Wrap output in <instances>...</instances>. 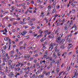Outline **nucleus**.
Instances as JSON below:
<instances>
[{"instance_id":"nucleus-1","label":"nucleus","mask_w":78,"mask_h":78,"mask_svg":"<svg viewBox=\"0 0 78 78\" xmlns=\"http://www.w3.org/2000/svg\"><path fill=\"white\" fill-rule=\"evenodd\" d=\"M21 65L20 67H22L23 66H25V64L23 62H22L18 63L16 65V67H18V66H20Z\"/></svg>"},{"instance_id":"nucleus-2","label":"nucleus","mask_w":78,"mask_h":78,"mask_svg":"<svg viewBox=\"0 0 78 78\" xmlns=\"http://www.w3.org/2000/svg\"><path fill=\"white\" fill-rule=\"evenodd\" d=\"M30 57V55H24V58L25 59H27V60H28Z\"/></svg>"},{"instance_id":"nucleus-3","label":"nucleus","mask_w":78,"mask_h":78,"mask_svg":"<svg viewBox=\"0 0 78 78\" xmlns=\"http://www.w3.org/2000/svg\"><path fill=\"white\" fill-rule=\"evenodd\" d=\"M3 59H4V60L2 61L3 62H8V60L7 58H3Z\"/></svg>"},{"instance_id":"nucleus-4","label":"nucleus","mask_w":78,"mask_h":78,"mask_svg":"<svg viewBox=\"0 0 78 78\" xmlns=\"http://www.w3.org/2000/svg\"><path fill=\"white\" fill-rule=\"evenodd\" d=\"M2 58H3V57H5V51H3L2 52Z\"/></svg>"},{"instance_id":"nucleus-5","label":"nucleus","mask_w":78,"mask_h":78,"mask_svg":"<svg viewBox=\"0 0 78 78\" xmlns=\"http://www.w3.org/2000/svg\"><path fill=\"white\" fill-rule=\"evenodd\" d=\"M14 69V67L12 66V65H10L9 67V69L12 70V69Z\"/></svg>"},{"instance_id":"nucleus-6","label":"nucleus","mask_w":78,"mask_h":78,"mask_svg":"<svg viewBox=\"0 0 78 78\" xmlns=\"http://www.w3.org/2000/svg\"><path fill=\"white\" fill-rule=\"evenodd\" d=\"M11 62H12V61H11V59L9 60L8 63V65H9V66L11 65Z\"/></svg>"},{"instance_id":"nucleus-7","label":"nucleus","mask_w":78,"mask_h":78,"mask_svg":"<svg viewBox=\"0 0 78 78\" xmlns=\"http://www.w3.org/2000/svg\"><path fill=\"white\" fill-rule=\"evenodd\" d=\"M10 74H11V78H12V77H14V75L13 74V73L12 72H11Z\"/></svg>"},{"instance_id":"nucleus-8","label":"nucleus","mask_w":78,"mask_h":78,"mask_svg":"<svg viewBox=\"0 0 78 78\" xmlns=\"http://www.w3.org/2000/svg\"><path fill=\"white\" fill-rule=\"evenodd\" d=\"M57 40H57V42H58V43H60V44H61V41H59V42L58 41H59V40H60V37L58 38Z\"/></svg>"},{"instance_id":"nucleus-9","label":"nucleus","mask_w":78,"mask_h":78,"mask_svg":"<svg viewBox=\"0 0 78 78\" xmlns=\"http://www.w3.org/2000/svg\"><path fill=\"white\" fill-rule=\"evenodd\" d=\"M59 71V68H57V69L56 70L57 73H58Z\"/></svg>"},{"instance_id":"nucleus-10","label":"nucleus","mask_w":78,"mask_h":78,"mask_svg":"<svg viewBox=\"0 0 78 78\" xmlns=\"http://www.w3.org/2000/svg\"><path fill=\"white\" fill-rule=\"evenodd\" d=\"M34 58H33L32 57H30V61H33V59H34Z\"/></svg>"},{"instance_id":"nucleus-11","label":"nucleus","mask_w":78,"mask_h":78,"mask_svg":"<svg viewBox=\"0 0 78 78\" xmlns=\"http://www.w3.org/2000/svg\"><path fill=\"white\" fill-rule=\"evenodd\" d=\"M50 72H48L47 73H46L45 74V75L46 76H47V75H50Z\"/></svg>"},{"instance_id":"nucleus-12","label":"nucleus","mask_w":78,"mask_h":78,"mask_svg":"<svg viewBox=\"0 0 78 78\" xmlns=\"http://www.w3.org/2000/svg\"><path fill=\"white\" fill-rule=\"evenodd\" d=\"M53 56L55 58H57V56L55 54H53Z\"/></svg>"},{"instance_id":"nucleus-13","label":"nucleus","mask_w":78,"mask_h":78,"mask_svg":"<svg viewBox=\"0 0 78 78\" xmlns=\"http://www.w3.org/2000/svg\"><path fill=\"white\" fill-rule=\"evenodd\" d=\"M52 46H54V45H56V43H54L53 42H51V44Z\"/></svg>"},{"instance_id":"nucleus-14","label":"nucleus","mask_w":78,"mask_h":78,"mask_svg":"<svg viewBox=\"0 0 78 78\" xmlns=\"http://www.w3.org/2000/svg\"><path fill=\"white\" fill-rule=\"evenodd\" d=\"M53 45H52L51 44H50V47L49 48V49L50 48H51V49H53Z\"/></svg>"},{"instance_id":"nucleus-15","label":"nucleus","mask_w":78,"mask_h":78,"mask_svg":"<svg viewBox=\"0 0 78 78\" xmlns=\"http://www.w3.org/2000/svg\"><path fill=\"white\" fill-rule=\"evenodd\" d=\"M9 37H7V38H4V40L5 41H8V39H9Z\"/></svg>"},{"instance_id":"nucleus-16","label":"nucleus","mask_w":78,"mask_h":78,"mask_svg":"<svg viewBox=\"0 0 78 78\" xmlns=\"http://www.w3.org/2000/svg\"><path fill=\"white\" fill-rule=\"evenodd\" d=\"M9 56H10L11 58H12V57H13V56H14V55H13V54H10L9 55Z\"/></svg>"},{"instance_id":"nucleus-17","label":"nucleus","mask_w":78,"mask_h":78,"mask_svg":"<svg viewBox=\"0 0 78 78\" xmlns=\"http://www.w3.org/2000/svg\"><path fill=\"white\" fill-rule=\"evenodd\" d=\"M26 48V47H21L20 48V49H23V48H24V49Z\"/></svg>"},{"instance_id":"nucleus-18","label":"nucleus","mask_w":78,"mask_h":78,"mask_svg":"<svg viewBox=\"0 0 78 78\" xmlns=\"http://www.w3.org/2000/svg\"><path fill=\"white\" fill-rule=\"evenodd\" d=\"M4 31H5V33H6L8 32V31H7V29H6V28H5L4 29Z\"/></svg>"},{"instance_id":"nucleus-19","label":"nucleus","mask_w":78,"mask_h":78,"mask_svg":"<svg viewBox=\"0 0 78 78\" xmlns=\"http://www.w3.org/2000/svg\"><path fill=\"white\" fill-rule=\"evenodd\" d=\"M51 8V5H50L48 7V9H50Z\"/></svg>"},{"instance_id":"nucleus-20","label":"nucleus","mask_w":78,"mask_h":78,"mask_svg":"<svg viewBox=\"0 0 78 78\" xmlns=\"http://www.w3.org/2000/svg\"><path fill=\"white\" fill-rule=\"evenodd\" d=\"M70 66H69H69L67 67V69H68L67 70V71H69V70H70Z\"/></svg>"},{"instance_id":"nucleus-21","label":"nucleus","mask_w":78,"mask_h":78,"mask_svg":"<svg viewBox=\"0 0 78 78\" xmlns=\"http://www.w3.org/2000/svg\"><path fill=\"white\" fill-rule=\"evenodd\" d=\"M61 48H62V49H63V48H64L65 47H64V45H62V46L61 47Z\"/></svg>"},{"instance_id":"nucleus-22","label":"nucleus","mask_w":78,"mask_h":78,"mask_svg":"<svg viewBox=\"0 0 78 78\" xmlns=\"http://www.w3.org/2000/svg\"><path fill=\"white\" fill-rule=\"evenodd\" d=\"M58 15H57V14H55L54 15V16H55V17H58Z\"/></svg>"},{"instance_id":"nucleus-23","label":"nucleus","mask_w":78,"mask_h":78,"mask_svg":"<svg viewBox=\"0 0 78 78\" xmlns=\"http://www.w3.org/2000/svg\"><path fill=\"white\" fill-rule=\"evenodd\" d=\"M12 10H14V5H12Z\"/></svg>"},{"instance_id":"nucleus-24","label":"nucleus","mask_w":78,"mask_h":78,"mask_svg":"<svg viewBox=\"0 0 78 78\" xmlns=\"http://www.w3.org/2000/svg\"><path fill=\"white\" fill-rule=\"evenodd\" d=\"M55 59H53V60H52V62L53 64L55 63Z\"/></svg>"},{"instance_id":"nucleus-25","label":"nucleus","mask_w":78,"mask_h":78,"mask_svg":"<svg viewBox=\"0 0 78 78\" xmlns=\"http://www.w3.org/2000/svg\"><path fill=\"white\" fill-rule=\"evenodd\" d=\"M23 32L24 34H27V31L26 30H24Z\"/></svg>"},{"instance_id":"nucleus-26","label":"nucleus","mask_w":78,"mask_h":78,"mask_svg":"<svg viewBox=\"0 0 78 78\" xmlns=\"http://www.w3.org/2000/svg\"><path fill=\"white\" fill-rule=\"evenodd\" d=\"M72 12H73V13L75 12V9L72 10Z\"/></svg>"},{"instance_id":"nucleus-27","label":"nucleus","mask_w":78,"mask_h":78,"mask_svg":"<svg viewBox=\"0 0 78 78\" xmlns=\"http://www.w3.org/2000/svg\"><path fill=\"white\" fill-rule=\"evenodd\" d=\"M52 63H53L52 62H51L50 63V65H51V66H53V64Z\"/></svg>"},{"instance_id":"nucleus-28","label":"nucleus","mask_w":78,"mask_h":78,"mask_svg":"<svg viewBox=\"0 0 78 78\" xmlns=\"http://www.w3.org/2000/svg\"><path fill=\"white\" fill-rule=\"evenodd\" d=\"M21 34H22V36H24V35H25V34L24 32L22 33H21Z\"/></svg>"},{"instance_id":"nucleus-29","label":"nucleus","mask_w":78,"mask_h":78,"mask_svg":"<svg viewBox=\"0 0 78 78\" xmlns=\"http://www.w3.org/2000/svg\"><path fill=\"white\" fill-rule=\"evenodd\" d=\"M17 71H19L20 70H21V69H20V67H18V68H17Z\"/></svg>"},{"instance_id":"nucleus-30","label":"nucleus","mask_w":78,"mask_h":78,"mask_svg":"<svg viewBox=\"0 0 78 78\" xmlns=\"http://www.w3.org/2000/svg\"><path fill=\"white\" fill-rule=\"evenodd\" d=\"M17 24V23H13V25H16Z\"/></svg>"},{"instance_id":"nucleus-31","label":"nucleus","mask_w":78,"mask_h":78,"mask_svg":"<svg viewBox=\"0 0 78 78\" xmlns=\"http://www.w3.org/2000/svg\"><path fill=\"white\" fill-rule=\"evenodd\" d=\"M26 38L27 39H29V36H27L26 37Z\"/></svg>"},{"instance_id":"nucleus-32","label":"nucleus","mask_w":78,"mask_h":78,"mask_svg":"<svg viewBox=\"0 0 78 78\" xmlns=\"http://www.w3.org/2000/svg\"><path fill=\"white\" fill-rule=\"evenodd\" d=\"M71 5L73 7H74V6H75V5H74V4H73V3H72L71 4Z\"/></svg>"},{"instance_id":"nucleus-33","label":"nucleus","mask_w":78,"mask_h":78,"mask_svg":"<svg viewBox=\"0 0 78 78\" xmlns=\"http://www.w3.org/2000/svg\"><path fill=\"white\" fill-rule=\"evenodd\" d=\"M55 10H56V9H54V10H53V11H52V13L53 14V13H54V12H54L55 11Z\"/></svg>"},{"instance_id":"nucleus-34","label":"nucleus","mask_w":78,"mask_h":78,"mask_svg":"<svg viewBox=\"0 0 78 78\" xmlns=\"http://www.w3.org/2000/svg\"><path fill=\"white\" fill-rule=\"evenodd\" d=\"M27 19L28 20H30V19H31V18H30V17H29L28 18H27Z\"/></svg>"},{"instance_id":"nucleus-35","label":"nucleus","mask_w":78,"mask_h":78,"mask_svg":"<svg viewBox=\"0 0 78 78\" xmlns=\"http://www.w3.org/2000/svg\"><path fill=\"white\" fill-rule=\"evenodd\" d=\"M67 26H66L64 28L65 29V30H67Z\"/></svg>"},{"instance_id":"nucleus-36","label":"nucleus","mask_w":78,"mask_h":78,"mask_svg":"<svg viewBox=\"0 0 78 78\" xmlns=\"http://www.w3.org/2000/svg\"><path fill=\"white\" fill-rule=\"evenodd\" d=\"M13 53H14V51H11V54H13Z\"/></svg>"},{"instance_id":"nucleus-37","label":"nucleus","mask_w":78,"mask_h":78,"mask_svg":"<svg viewBox=\"0 0 78 78\" xmlns=\"http://www.w3.org/2000/svg\"><path fill=\"white\" fill-rule=\"evenodd\" d=\"M72 41V38H70L69 39V42H71Z\"/></svg>"},{"instance_id":"nucleus-38","label":"nucleus","mask_w":78,"mask_h":78,"mask_svg":"<svg viewBox=\"0 0 78 78\" xmlns=\"http://www.w3.org/2000/svg\"><path fill=\"white\" fill-rule=\"evenodd\" d=\"M71 46H69L68 47V49H70V48H71Z\"/></svg>"},{"instance_id":"nucleus-39","label":"nucleus","mask_w":78,"mask_h":78,"mask_svg":"<svg viewBox=\"0 0 78 78\" xmlns=\"http://www.w3.org/2000/svg\"><path fill=\"white\" fill-rule=\"evenodd\" d=\"M11 45H10V44H9V48H8V49H10V48H11Z\"/></svg>"},{"instance_id":"nucleus-40","label":"nucleus","mask_w":78,"mask_h":78,"mask_svg":"<svg viewBox=\"0 0 78 78\" xmlns=\"http://www.w3.org/2000/svg\"><path fill=\"white\" fill-rule=\"evenodd\" d=\"M17 57H18V58L19 59H20V55H18Z\"/></svg>"},{"instance_id":"nucleus-41","label":"nucleus","mask_w":78,"mask_h":78,"mask_svg":"<svg viewBox=\"0 0 78 78\" xmlns=\"http://www.w3.org/2000/svg\"><path fill=\"white\" fill-rule=\"evenodd\" d=\"M10 58V57L9 56H7V58L8 59H9Z\"/></svg>"},{"instance_id":"nucleus-42","label":"nucleus","mask_w":78,"mask_h":78,"mask_svg":"<svg viewBox=\"0 0 78 78\" xmlns=\"http://www.w3.org/2000/svg\"><path fill=\"white\" fill-rule=\"evenodd\" d=\"M61 56V54H60V53H58V56Z\"/></svg>"},{"instance_id":"nucleus-43","label":"nucleus","mask_w":78,"mask_h":78,"mask_svg":"<svg viewBox=\"0 0 78 78\" xmlns=\"http://www.w3.org/2000/svg\"><path fill=\"white\" fill-rule=\"evenodd\" d=\"M72 52H69V54H68V55H70L71 54V53H72Z\"/></svg>"},{"instance_id":"nucleus-44","label":"nucleus","mask_w":78,"mask_h":78,"mask_svg":"<svg viewBox=\"0 0 78 78\" xmlns=\"http://www.w3.org/2000/svg\"><path fill=\"white\" fill-rule=\"evenodd\" d=\"M78 31H77V32H76L74 34V35H75L76 34H78Z\"/></svg>"},{"instance_id":"nucleus-45","label":"nucleus","mask_w":78,"mask_h":78,"mask_svg":"<svg viewBox=\"0 0 78 78\" xmlns=\"http://www.w3.org/2000/svg\"><path fill=\"white\" fill-rule=\"evenodd\" d=\"M24 70H25V71H27V68H24Z\"/></svg>"},{"instance_id":"nucleus-46","label":"nucleus","mask_w":78,"mask_h":78,"mask_svg":"<svg viewBox=\"0 0 78 78\" xmlns=\"http://www.w3.org/2000/svg\"><path fill=\"white\" fill-rule=\"evenodd\" d=\"M65 16V14H62V17H64V16Z\"/></svg>"},{"instance_id":"nucleus-47","label":"nucleus","mask_w":78,"mask_h":78,"mask_svg":"<svg viewBox=\"0 0 78 78\" xmlns=\"http://www.w3.org/2000/svg\"><path fill=\"white\" fill-rule=\"evenodd\" d=\"M39 55H42V52H39Z\"/></svg>"},{"instance_id":"nucleus-48","label":"nucleus","mask_w":78,"mask_h":78,"mask_svg":"<svg viewBox=\"0 0 78 78\" xmlns=\"http://www.w3.org/2000/svg\"><path fill=\"white\" fill-rule=\"evenodd\" d=\"M8 56V53L5 54V57H7Z\"/></svg>"},{"instance_id":"nucleus-49","label":"nucleus","mask_w":78,"mask_h":78,"mask_svg":"<svg viewBox=\"0 0 78 78\" xmlns=\"http://www.w3.org/2000/svg\"><path fill=\"white\" fill-rule=\"evenodd\" d=\"M25 73H26V74H28V73H29V72H28V71L26 72Z\"/></svg>"},{"instance_id":"nucleus-50","label":"nucleus","mask_w":78,"mask_h":78,"mask_svg":"<svg viewBox=\"0 0 78 78\" xmlns=\"http://www.w3.org/2000/svg\"><path fill=\"white\" fill-rule=\"evenodd\" d=\"M46 64H48V63H49V61L48 60H47L46 61Z\"/></svg>"},{"instance_id":"nucleus-51","label":"nucleus","mask_w":78,"mask_h":78,"mask_svg":"<svg viewBox=\"0 0 78 78\" xmlns=\"http://www.w3.org/2000/svg\"><path fill=\"white\" fill-rule=\"evenodd\" d=\"M36 62H37V60H35L34 61V63H36Z\"/></svg>"},{"instance_id":"nucleus-52","label":"nucleus","mask_w":78,"mask_h":78,"mask_svg":"<svg viewBox=\"0 0 78 78\" xmlns=\"http://www.w3.org/2000/svg\"><path fill=\"white\" fill-rule=\"evenodd\" d=\"M39 66V63H37V66L38 67Z\"/></svg>"},{"instance_id":"nucleus-53","label":"nucleus","mask_w":78,"mask_h":78,"mask_svg":"<svg viewBox=\"0 0 78 78\" xmlns=\"http://www.w3.org/2000/svg\"><path fill=\"white\" fill-rule=\"evenodd\" d=\"M20 44H23V41H21L20 42Z\"/></svg>"},{"instance_id":"nucleus-54","label":"nucleus","mask_w":78,"mask_h":78,"mask_svg":"<svg viewBox=\"0 0 78 78\" xmlns=\"http://www.w3.org/2000/svg\"><path fill=\"white\" fill-rule=\"evenodd\" d=\"M46 39H47L46 38H44V37L42 38L43 39H44V41H45V40H46Z\"/></svg>"},{"instance_id":"nucleus-55","label":"nucleus","mask_w":78,"mask_h":78,"mask_svg":"<svg viewBox=\"0 0 78 78\" xmlns=\"http://www.w3.org/2000/svg\"><path fill=\"white\" fill-rule=\"evenodd\" d=\"M11 74H9L8 76H9V77H10V78H11Z\"/></svg>"},{"instance_id":"nucleus-56","label":"nucleus","mask_w":78,"mask_h":78,"mask_svg":"<svg viewBox=\"0 0 78 78\" xmlns=\"http://www.w3.org/2000/svg\"><path fill=\"white\" fill-rule=\"evenodd\" d=\"M42 62H43V63H45V60H43L42 61Z\"/></svg>"},{"instance_id":"nucleus-57","label":"nucleus","mask_w":78,"mask_h":78,"mask_svg":"<svg viewBox=\"0 0 78 78\" xmlns=\"http://www.w3.org/2000/svg\"><path fill=\"white\" fill-rule=\"evenodd\" d=\"M76 74H74V76L73 77V78H75V77L76 76Z\"/></svg>"},{"instance_id":"nucleus-58","label":"nucleus","mask_w":78,"mask_h":78,"mask_svg":"<svg viewBox=\"0 0 78 78\" xmlns=\"http://www.w3.org/2000/svg\"><path fill=\"white\" fill-rule=\"evenodd\" d=\"M4 48L5 49V48H6V45H5L4 47Z\"/></svg>"},{"instance_id":"nucleus-59","label":"nucleus","mask_w":78,"mask_h":78,"mask_svg":"<svg viewBox=\"0 0 78 78\" xmlns=\"http://www.w3.org/2000/svg\"><path fill=\"white\" fill-rule=\"evenodd\" d=\"M31 4H32V5H33V4H34V2L32 1L31 2Z\"/></svg>"},{"instance_id":"nucleus-60","label":"nucleus","mask_w":78,"mask_h":78,"mask_svg":"<svg viewBox=\"0 0 78 78\" xmlns=\"http://www.w3.org/2000/svg\"><path fill=\"white\" fill-rule=\"evenodd\" d=\"M61 75V74L60 73H59V74H58V76H60Z\"/></svg>"},{"instance_id":"nucleus-61","label":"nucleus","mask_w":78,"mask_h":78,"mask_svg":"<svg viewBox=\"0 0 78 78\" xmlns=\"http://www.w3.org/2000/svg\"><path fill=\"white\" fill-rule=\"evenodd\" d=\"M71 65H72V66H73V65H74V63H71Z\"/></svg>"},{"instance_id":"nucleus-62","label":"nucleus","mask_w":78,"mask_h":78,"mask_svg":"<svg viewBox=\"0 0 78 78\" xmlns=\"http://www.w3.org/2000/svg\"><path fill=\"white\" fill-rule=\"evenodd\" d=\"M42 63H43V62H42V61H40V64H42Z\"/></svg>"},{"instance_id":"nucleus-63","label":"nucleus","mask_w":78,"mask_h":78,"mask_svg":"<svg viewBox=\"0 0 78 78\" xmlns=\"http://www.w3.org/2000/svg\"><path fill=\"white\" fill-rule=\"evenodd\" d=\"M20 74H21V73H22V72H23V71H20Z\"/></svg>"},{"instance_id":"nucleus-64","label":"nucleus","mask_w":78,"mask_h":78,"mask_svg":"<svg viewBox=\"0 0 78 78\" xmlns=\"http://www.w3.org/2000/svg\"><path fill=\"white\" fill-rule=\"evenodd\" d=\"M33 76V77H35V74H33V76Z\"/></svg>"}]
</instances>
